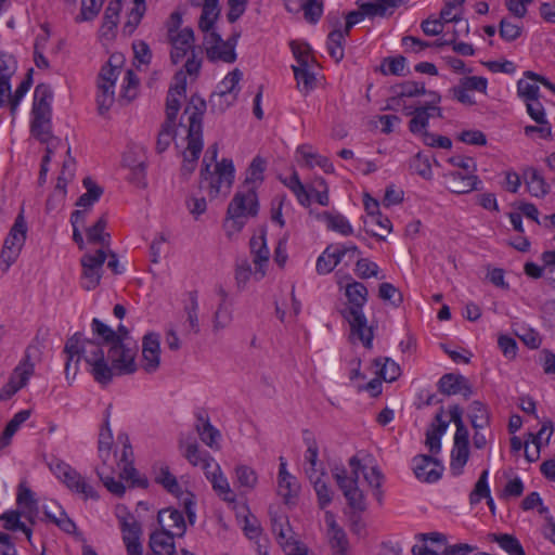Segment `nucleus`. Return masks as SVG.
Masks as SVG:
<instances>
[{"mask_svg":"<svg viewBox=\"0 0 555 555\" xmlns=\"http://www.w3.org/2000/svg\"><path fill=\"white\" fill-rule=\"evenodd\" d=\"M106 225L107 217L106 214H104L92 227L86 229L88 242L92 244H101L103 247H108L111 235L109 233L104 232Z\"/></svg>","mask_w":555,"mask_h":555,"instance_id":"obj_31","label":"nucleus"},{"mask_svg":"<svg viewBox=\"0 0 555 555\" xmlns=\"http://www.w3.org/2000/svg\"><path fill=\"white\" fill-rule=\"evenodd\" d=\"M469 443H454L451 452V469L455 475L462 473L463 467L466 465L469 457Z\"/></svg>","mask_w":555,"mask_h":555,"instance_id":"obj_41","label":"nucleus"},{"mask_svg":"<svg viewBox=\"0 0 555 555\" xmlns=\"http://www.w3.org/2000/svg\"><path fill=\"white\" fill-rule=\"evenodd\" d=\"M201 7L203 8L202 14L198 21V28L203 33H208L212 29L215 22L220 15L219 0H206Z\"/></svg>","mask_w":555,"mask_h":555,"instance_id":"obj_27","label":"nucleus"},{"mask_svg":"<svg viewBox=\"0 0 555 555\" xmlns=\"http://www.w3.org/2000/svg\"><path fill=\"white\" fill-rule=\"evenodd\" d=\"M364 229L366 233L372 236L384 240V233H389L391 231V222L388 217L383 216L379 212L377 215H373L369 220H364Z\"/></svg>","mask_w":555,"mask_h":555,"instance_id":"obj_33","label":"nucleus"},{"mask_svg":"<svg viewBox=\"0 0 555 555\" xmlns=\"http://www.w3.org/2000/svg\"><path fill=\"white\" fill-rule=\"evenodd\" d=\"M378 297L398 308L403 302V295L393 284L384 282L378 286Z\"/></svg>","mask_w":555,"mask_h":555,"instance_id":"obj_44","label":"nucleus"},{"mask_svg":"<svg viewBox=\"0 0 555 555\" xmlns=\"http://www.w3.org/2000/svg\"><path fill=\"white\" fill-rule=\"evenodd\" d=\"M260 246L256 250L251 251L254 255V263L256 266L255 276L257 280L262 279L266 275V271L263 270V266H266L269 261L270 251L267 247L266 242H259Z\"/></svg>","mask_w":555,"mask_h":555,"instance_id":"obj_56","label":"nucleus"},{"mask_svg":"<svg viewBox=\"0 0 555 555\" xmlns=\"http://www.w3.org/2000/svg\"><path fill=\"white\" fill-rule=\"evenodd\" d=\"M106 258L107 253L102 248L98 249L94 254H85L81 257V286L83 289L92 291L99 286Z\"/></svg>","mask_w":555,"mask_h":555,"instance_id":"obj_8","label":"nucleus"},{"mask_svg":"<svg viewBox=\"0 0 555 555\" xmlns=\"http://www.w3.org/2000/svg\"><path fill=\"white\" fill-rule=\"evenodd\" d=\"M374 364L380 366L379 376L386 382H393L400 376V366L390 358L376 359Z\"/></svg>","mask_w":555,"mask_h":555,"instance_id":"obj_46","label":"nucleus"},{"mask_svg":"<svg viewBox=\"0 0 555 555\" xmlns=\"http://www.w3.org/2000/svg\"><path fill=\"white\" fill-rule=\"evenodd\" d=\"M260 246L256 250L251 251L254 255V263L256 266L255 276L257 280L262 279L266 275V271L263 270V266H266L269 261L270 251L267 247L266 242H259Z\"/></svg>","mask_w":555,"mask_h":555,"instance_id":"obj_55","label":"nucleus"},{"mask_svg":"<svg viewBox=\"0 0 555 555\" xmlns=\"http://www.w3.org/2000/svg\"><path fill=\"white\" fill-rule=\"evenodd\" d=\"M118 441L122 444L121 456L118 463L120 468V477L126 480H131L132 486L146 488L149 486L147 479L137 478V469L133 466V450L127 434H120Z\"/></svg>","mask_w":555,"mask_h":555,"instance_id":"obj_9","label":"nucleus"},{"mask_svg":"<svg viewBox=\"0 0 555 555\" xmlns=\"http://www.w3.org/2000/svg\"><path fill=\"white\" fill-rule=\"evenodd\" d=\"M52 115H33L30 121V133L40 143H49L55 141L60 143V139L52 133Z\"/></svg>","mask_w":555,"mask_h":555,"instance_id":"obj_20","label":"nucleus"},{"mask_svg":"<svg viewBox=\"0 0 555 555\" xmlns=\"http://www.w3.org/2000/svg\"><path fill=\"white\" fill-rule=\"evenodd\" d=\"M234 181L233 162L223 158L220 163H216L215 171H210V164H206L201 169L199 190L208 196L209 199L216 198L225 189L228 193Z\"/></svg>","mask_w":555,"mask_h":555,"instance_id":"obj_6","label":"nucleus"},{"mask_svg":"<svg viewBox=\"0 0 555 555\" xmlns=\"http://www.w3.org/2000/svg\"><path fill=\"white\" fill-rule=\"evenodd\" d=\"M160 364V341L156 333H147L142 340V367L151 374L158 370Z\"/></svg>","mask_w":555,"mask_h":555,"instance_id":"obj_13","label":"nucleus"},{"mask_svg":"<svg viewBox=\"0 0 555 555\" xmlns=\"http://www.w3.org/2000/svg\"><path fill=\"white\" fill-rule=\"evenodd\" d=\"M242 72L238 68L233 69L230 72L224 79L218 85V91L224 92L228 95H236L238 93L237 85L240 80L242 79Z\"/></svg>","mask_w":555,"mask_h":555,"instance_id":"obj_50","label":"nucleus"},{"mask_svg":"<svg viewBox=\"0 0 555 555\" xmlns=\"http://www.w3.org/2000/svg\"><path fill=\"white\" fill-rule=\"evenodd\" d=\"M157 521L160 525L162 529H168L173 531V533L181 538L184 535L186 530V525L184 517L181 512L175 508H164L158 512Z\"/></svg>","mask_w":555,"mask_h":555,"instance_id":"obj_19","label":"nucleus"},{"mask_svg":"<svg viewBox=\"0 0 555 555\" xmlns=\"http://www.w3.org/2000/svg\"><path fill=\"white\" fill-rule=\"evenodd\" d=\"M488 469L481 472L473 491L469 494V503L472 505L478 504L481 499H487L490 495V488L488 485Z\"/></svg>","mask_w":555,"mask_h":555,"instance_id":"obj_45","label":"nucleus"},{"mask_svg":"<svg viewBox=\"0 0 555 555\" xmlns=\"http://www.w3.org/2000/svg\"><path fill=\"white\" fill-rule=\"evenodd\" d=\"M155 481L162 485L171 494L179 495L181 493L177 478L170 473L167 466L160 468Z\"/></svg>","mask_w":555,"mask_h":555,"instance_id":"obj_51","label":"nucleus"},{"mask_svg":"<svg viewBox=\"0 0 555 555\" xmlns=\"http://www.w3.org/2000/svg\"><path fill=\"white\" fill-rule=\"evenodd\" d=\"M345 296L348 306L341 311V315L349 323L351 334L357 335L365 348H372L374 338L373 328L367 326L366 317L363 313V307L369 298L366 286L357 281L348 283L345 287Z\"/></svg>","mask_w":555,"mask_h":555,"instance_id":"obj_3","label":"nucleus"},{"mask_svg":"<svg viewBox=\"0 0 555 555\" xmlns=\"http://www.w3.org/2000/svg\"><path fill=\"white\" fill-rule=\"evenodd\" d=\"M212 488L223 496L224 501L233 502L234 501V494L232 490L230 489L229 482L227 478L222 476L220 473L219 465H215V469L211 473V479Z\"/></svg>","mask_w":555,"mask_h":555,"instance_id":"obj_43","label":"nucleus"},{"mask_svg":"<svg viewBox=\"0 0 555 555\" xmlns=\"http://www.w3.org/2000/svg\"><path fill=\"white\" fill-rule=\"evenodd\" d=\"M330 544L337 555H347L348 539L343 528L330 531Z\"/></svg>","mask_w":555,"mask_h":555,"instance_id":"obj_61","label":"nucleus"},{"mask_svg":"<svg viewBox=\"0 0 555 555\" xmlns=\"http://www.w3.org/2000/svg\"><path fill=\"white\" fill-rule=\"evenodd\" d=\"M488 539L496 542L508 555H526L518 539L508 533H489Z\"/></svg>","mask_w":555,"mask_h":555,"instance_id":"obj_34","label":"nucleus"},{"mask_svg":"<svg viewBox=\"0 0 555 555\" xmlns=\"http://www.w3.org/2000/svg\"><path fill=\"white\" fill-rule=\"evenodd\" d=\"M391 91L395 93V95L391 96V102H396L397 105H401V100L403 98H415L427 93L424 82L411 80L393 86Z\"/></svg>","mask_w":555,"mask_h":555,"instance_id":"obj_26","label":"nucleus"},{"mask_svg":"<svg viewBox=\"0 0 555 555\" xmlns=\"http://www.w3.org/2000/svg\"><path fill=\"white\" fill-rule=\"evenodd\" d=\"M525 182L528 192L535 197H544L550 192V185L535 169H529L525 172Z\"/></svg>","mask_w":555,"mask_h":555,"instance_id":"obj_32","label":"nucleus"},{"mask_svg":"<svg viewBox=\"0 0 555 555\" xmlns=\"http://www.w3.org/2000/svg\"><path fill=\"white\" fill-rule=\"evenodd\" d=\"M35 372V365L30 362L29 356L26 354L24 360L14 369L10 380L14 382L21 389L26 386L29 377Z\"/></svg>","mask_w":555,"mask_h":555,"instance_id":"obj_39","label":"nucleus"},{"mask_svg":"<svg viewBox=\"0 0 555 555\" xmlns=\"http://www.w3.org/2000/svg\"><path fill=\"white\" fill-rule=\"evenodd\" d=\"M447 188L456 194H466L474 190H480V179L470 172H462L460 170L451 171L444 175Z\"/></svg>","mask_w":555,"mask_h":555,"instance_id":"obj_14","label":"nucleus"},{"mask_svg":"<svg viewBox=\"0 0 555 555\" xmlns=\"http://www.w3.org/2000/svg\"><path fill=\"white\" fill-rule=\"evenodd\" d=\"M207 109L206 101L193 94L183 112V116H188V146L184 152V159L181 167L182 175H191L196 167L197 159L203 150V117Z\"/></svg>","mask_w":555,"mask_h":555,"instance_id":"obj_2","label":"nucleus"},{"mask_svg":"<svg viewBox=\"0 0 555 555\" xmlns=\"http://www.w3.org/2000/svg\"><path fill=\"white\" fill-rule=\"evenodd\" d=\"M138 346L135 341H125L122 337L109 346L107 358L111 360L114 375H128L137 371L135 356Z\"/></svg>","mask_w":555,"mask_h":555,"instance_id":"obj_7","label":"nucleus"},{"mask_svg":"<svg viewBox=\"0 0 555 555\" xmlns=\"http://www.w3.org/2000/svg\"><path fill=\"white\" fill-rule=\"evenodd\" d=\"M26 234H27V224H26L23 214L21 212L16 217L14 224L10 230L9 235L4 241L3 246L9 245V247H11V248H17V250H21L22 246L24 245V243L26 241Z\"/></svg>","mask_w":555,"mask_h":555,"instance_id":"obj_28","label":"nucleus"},{"mask_svg":"<svg viewBox=\"0 0 555 555\" xmlns=\"http://www.w3.org/2000/svg\"><path fill=\"white\" fill-rule=\"evenodd\" d=\"M258 199L255 188L238 191L230 202L227 209L224 227L229 234L238 232L245 224L246 217H255L258 214Z\"/></svg>","mask_w":555,"mask_h":555,"instance_id":"obj_5","label":"nucleus"},{"mask_svg":"<svg viewBox=\"0 0 555 555\" xmlns=\"http://www.w3.org/2000/svg\"><path fill=\"white\" fill-rule=\"evenodd\" d=\"M334 29L327 36V51L336 63L344 59V33L340 29L338 17L328 20Z\"/></svg>","mask_w":555,"mask_h":555,"instance_id":"obj_23","label":"nucleus"},{"mask_svg":"<svg viewBox=\"0 0 555 555\" xmlns=\"http://www.w3.org/2000/svg\"><path fill=\"white\" fill-rule=\"evenodd\" d=\"M17 69L15 59L4 52H0V107L5 103L8 98L10 104V111L12 115H15L16 109L33 83L34 69L30 68L25 79L16 88L15 92L11 93V78L14 76Z\"/></svg>","mask_w":555,"mask_h":555,"instance_id":"obj_4","label":"nucleus"},{"mask_svg":"<svg viewBox=\"0 0 555 555\" xmlns=\"http://www.w3.org/2000/svg\"><path fill=\"white\" fill-rule=\"evenodd\" d=\"M410 169L422 178L431 179V166L429 158L422 153H417L410 162Z\"/></svg>","mask_w":555,"mask_h":555,"instance_id":"obj_59","label":"nucleus"},{"mask_svg":"<svg viewBox=\"0 0 555 555\" xmlns=\"http://www.w3.org/2000/svg\"><path fill=\"white\" fill-rule=\"evenodd\" d=\"M468 416L474 429H482L489 425L490 416L488 409L480 401H474L470 404Z\"/></svg>","mask_w":555,"mask_h":555,"instance_id":"obj_40","label":"nucleus"},{"mask_svg":"<svg viewBox=\"0 0 555 555\" xmlns=\"http://www.w3.org/2000/svg\"><path fill=\"white\" fill-rule=\"evenodd\" d=\"M415 477L424 482H436L442 476L443 466L431 455L420 454L413 457Z\"/></svg>","mask_w":555,"mask_h":555,"instance_id":"obj_11","label":"nucleus"},{"mask_svg":"<svg viewBox=\"0 0 555 555\" xmlns=\"http://www.w3.org/2000/svg\"><path fill=\"white\" fill-rule=\"evenodd\" d=\"M175 85L168 90L166 98V121L176 124L177 115L181 107L180 98L185 95L186 76L181 69L175 75Z\"/></svg>","mask_w":555,"mask_h":555,"instance_id":"obj_12","label":"nucleus"},{"mask_svg":"<svg viewBox=\"0 0 555 555\" xmlns=\"http://www.w3.org/2000/svg\"><path fill=\"white\" fill-rule=\"evenodd\" d=\"M115 102L114 86L98 85L96 106L101 116H106Z\"/></svg>","mask_w":555,"mask_h":555,"instance_id":"obj_38","label":"nucleus"},{"mask_svg":"<svg viewBox=\"0 0 555 555\" xmlns=\"http://www.w3.org/2000/svg\"><path fill=\"white\" fill-rule=\"evenodd\" d=\"M406 60L402 55H398L396 57H387L384 60L383 64L380 65V72L384 75H396V76H403L404 67H405Z\"/></svg>","mask_w":555,"mask_h":555,"instance_id":"obj_60","label":"nucleus"},{"mask_svg":"<svg viewBox=\"0 0 555 555\" xmlns=\"http://www.w3.org/2000/svg\"><path fill=\"white\" fill-rule=\"evenodd\" d=\"M272 530L276 535L278 542L285 552L286 555H295L299 554L301 551V545L299 542L295 541L292 537V530L289 527H286L278 521L276 519H272Z\"/></svg>","mask_w":555,"mask_h":555,"instance_id":"obj_25","label":"nucleus"},{"mask_svg":"<svg viewBox=\"0 0 555 555\" xmlns=\"http://www.w3.org/2000/svg\"><path fill=\"white\" fill-rule=\"evenodd\" d=\"M53 92L49 85L39 83L35 88L31 115H52Z\"/></svg>","mask_w":555,"mask_h":555,"instance_id":"obj_22","label":"nucleus"},{"mask_svg":"<svg viewBox=\"0 0 555 555\" xmlns=\"http://www.w3.org/2000/svg\"><path fill=\"white\" fill-rule=\"evenodd\" d=\"M522 27L502 18L499 24L500 37L506 41H514L521 36Z\"/></svg>","mask_w":555,"mask_h":555,"instance_id":"obj_64","label":"nucleus"},{"mask_svg":"<svg viewBox=\"0 0 555 555\" xmlns=\"http://www.w3.org/2000/svg\"><path fill=\"white\" fill-rule=\"evenodd\" d=\"M92 331L93 333L103 339L104 343L109 346L119 339L121 336L115 333L109 326L101 322L99 319L92 320Z\"/></svg>","mask_w":555,"mask_h":555,"instance_id":"obj_63","label":"nucleus"},{"mask_svg":"<svg viewBox=\"0 0 555 555\" xmlns=\"http://www.w3.org/2000/svg\"><path fill=\"white\" fill-rule=\"evenodd\" d=\"M168 41L171 46L170 60L172 64L181 62L189 51L192 52L194 46V31L191 27H185L173 34V28L168 29Z\"/></svg>","mask_w":555,"mask_h":555,"instance_id":"obj_10","label":"nucleus"},{"mask_svg":"<svg viewBox=\"0 0 555 555\" xmlns=\"http://www.w3.org/2000/svg\"><path fill=\"white\" fill-rule=\"evenodd\" d=\"M64 352L67 354L65 374L69 377L72 361L75 357L83 359L90 366V374L101 385H107L114 377L113 369L105 360L102 346L91 339H82L80 333L74 334L65 344Z\"/></svg>","mask_w":555,"mask_h":555,"instance_id":"obj_1","label":"nucleus"},{"mask_svg":"<svg viewBox=\"0 0 555 555\" xmlns=\"http://www.w3.org/2000/svg\"><path fill=\"white\" fill-rule=\"evenodd\" d=\"M72 491L82 494L83 498L96 500L98 493L93 487L77 470L72 468L62 480Z\"/></svg>","mask_w":555,"mask_h":555,"instance_id":"obj_24","label":"nucleus"},{"mask_svg":"<svg viewBox=\"0 0 555 555\" xmlns=\"http://www.w3.org/2000/svg\"><path fill=\"white\" fill-rule=\"evenodd\" d=\"M323 218L326 221L327 228L332 231L338 232L343 235H350L353 229L349 221L340 214L333 215L331 212H323Z\"/></svg>","mask_w":555,"mask_h":555,"instance_id":"obj_42","label":"nucleus"},{"mask_svg":"<svg viewBox=\"0 0 555 555\" xmlns=\"http://www.w3.org/2000/svg\"><path fill=\"white\" fill-rule=\"evenodd\" d=\"M236 95H228L224 92L216 91L209 98L211 112L223 113L236 101Z\"/></svg>","mask_w":555,"mask_h":555,"instance_id":"obj_52","label":"nucleus"},{"mask_svg":"<svg viewBox=\"0 0 555 555\" xmlns=\"http://www.w3.org/2000/svg\"><path fill=\"white\" fill-rule=\"evenodd\" d=\"M299 485L296 477L288 476L283 481L278 480V492L284 499L286 503L294 496H297L299 492Z\"/></svg>","mask_w":555,"mask_h":555,"instance_id":"obj_58","label":"nucleus"},{"mask_svg":"<svg viewBox=\"0 0 555 555\" xmlns=\"http://www.w3.org/2000/svg\"><path fill=\"white\" fill-rule=\"evenodd\" d=\"M517 94L524 102L538 100L540 98V88L534 81L529 82L528 80L519 79L517 81Z\"/></svg>","mask_w":555,"mask_h":555,"instance_id":"obj_62","label":"nucleus"},{"mask_svg":"<svg viewBox=\"0 0 555 555\" xmlns=\"http://www.w3.org/2000/svg\"><path fill=\"white\" fill-rule=\"evenodd\" d=\"M429 111L437 112L438 118L443 117L442 109L439 106L421 105V106L414 107L413 117L409 122V130L412 133H422L423 131H426L429 118L431 117V114Z\"/></svg>","mask_w":555,"mask_h":555,"instance_id":"obj_21","label":"nucleus"},{"mask_svg":"<svg viewBox=\"0 0 555 555\" xmlns=\"http://www.w3.org/2000/svg\"><path fill=\"white\" fill-rule=\"evenodd\" d=\"M301 9L306 21L315 24L323 14V0H301Z\"/></svg>","mask_w":555,"mask_h":555,"instance_id":"obj_54","label":"nucleus"},{"mask_svg":"<svg viewBox=\"0 0 555 555\" xmlns=\"http://www.w3.org/2000/svg\"><path fill=\"white\" fill-rule=\"evenodd\" d=\"M363 12L366 17L373 20L375 17H388L392 15V11H389L384 0H362Z\"/></svg>","mask_w":555,"mask_h":555,"instance_id":"obj_47","label":"nucleus"},{"mask_svg":"<svg viewBox=\"0 0 555 555\" xmlns=\"http://www.w3.org/2000/svg\"><path fill=\"white\" fill-rule=\"evenodd\" d=\"M175 127H176V124L169 122L166 120L162 124L160 130L157 134V140H156L157 153L162 154L168 149V146L170 145V142L172 141V139L176 135Z\"/></svg>","mask_w":555,"mask_h":555,"instance_id":"obj_49","label":"nucleus"},{"mask_svg":"<svg viewBox=\"0 0 555 555\" xmlns=\"http://www.w3.org/2000/svg\"><path fill=\"white\" fill-rule=\"evenodd\" d=\"M175 537L173 531L168 529L154 531L150 535L149 546L154 555H176Z\"/></svg>","mask_w":555,"mask_h":555,"instance_id":"obj_18","label":"nucleus"},{"mask_svg":"<svg viewBox=\"0 0 555 555\" xmlns=\"http://www.w3.org/2000/svg\"><path fill=\"white\" fill-rule=\"evenodd\" d=\"M336 482L343 491L352 512L363 513L366 509L365 496L358 485H354V480L344 481V478L337 475Z\"/></svg>","mask_w":555,"mask_h":555,"instance_id":"obj_17","label":"nucleus"},{"mask_svg":"<svg viewBox=\"0 0 555 555\" xmlns=\"http://www.w3.org/2000/svg\"><path fill=\"white\" fill-rule=\"evenodd\" d=\"M266 170V160L260 156H256L250 163L247 171L246 178L244 180L243 186L248 188H257L263 181V172Z\"/></svg>","mask_w":555,"mask_h":555,"instance_id":"obj_37","label":"nucleus"},{"mask_svg":"<svg viewBox=\"0 0 555 555\" xmlns=\"http://www.w3.org/2000/svg\"><path fill=\"white\" fill-rule=\"evenodd\" d=\"M16 502L20 506L24 508V513L28 517V519H33L34 516L38 513V503L34 499L33 491L26 487L24 482H21L18 486Z\"/></svg>","mask_w":555,"mask_h":555,"instance_id":"obj_36","label":"nucleus"},{"mask_svg":"<svg viewBox=\"0 0 555 555\" xmlns=\"http://www.w3.org/2000/svg\"><path fill=\"white\" fill-rule=\"evenodd\" d=\"M105 0H82L80 13L75 17L77 23L94 20Z\"/></svg>","mask_w":555,"mask_h":555,"instance_id":"obj_48","label":"nucleus"},{"mask_svg":"<svg viewBox=\"0 0 555 555\" xmlns=\"http://www.w3.org/2000/svg\"><path fill=\"white\" fill-rule=\"evenodd\" d=\"M317 477L315 479H310L313 483L314 491L318 495V503L320 508H325L332 502L333 492L328 488L327 483L323 480L322 476Z\"/></svg>","mask_w":555,"mask_h":555,"instance_id":"obj_53","label":"nucleus"},{"mask_svg":"<svg viewBox=\"0 0 555 555\" xmlns=\"http://www.w3.org/2000/svg\"><path fill=\"white\" fill-rule=\"evenodd\" d=\"M438 389L443 395L453 396L461 393L466 399L473 395L472 385L468 379L461 374L454 373L442 375L438 382Z\"/></svg>","mask_w":555,"mask_h":555,"instance_id":"obj_15","label":"nucleus"},{"mask_svg":"<svg viewBox=\"0 0 555 555\" xmlns=\"http://www.w3.org/2000/svg\"><path fill=\"white\" fill-rule=\"evenodd\" d=\"M87 192L83 193L76 202V206L89 210L94 203H96L103 194V189L96 185L91 178L87 177L82 181Z\"/></svg>","mask_w":555,"mask_h":555,"instance_id":"obj_35","label":"nucleus"},{"mask_svg":"<svg viewBox=\"0 0 555 555\" xmlns=\"http://www.w3.org/2000/svg\"><path fill=\"white\" fill-rule=\"evenodd\" d=\"M196 417L198 422L196 424V431L202 441L208 447L214 448L220 438V431L210 424L207 415L204 416L202 413H198Z\"/></svg>","mask_w":555,"mask_h":555,"instance_id":"obj_30","label":"nucleus"},{"mask_svg":"<svg viewBox=\"0 0 555 555\" xmlns=\"http://www.w3.org/2000/svg\"><path fill=\"white\" fill-rule=\"evenodd\" d=\"M341 261L339 251L335 245H328L319 256L315 264L319 274H327Z\"/></svg>","mask_w":555,"mask_h":555,"instance_id":"obj_29","label":"nucleus"},{"mask_svg":"<svg viewBox=\"0 0 555 555\" xmlns=\"http://www.w3.org/2000/svg\"><path fill=\"white\" fill-rule=\"evenodd\" d=\"M232 321V311L229 304H219L214 314L212 327L215 332L225 328Z\"/></svg>","mask_w":555,"mask_h":555,"instance_id":"obj_57","label":"nucleus"},{"mask_svg":"<svg viewBox=\"0 0 555 555\" xmlns=\"http://www.w3.org/2000/svg\"><path fill=\"white\" fill-rule=\"evenodd\" d=\"M443 408L441 406L435 415L434 422L426 431V446L431 454H438L441 450V436L446 433L449 422L443 420Z\"/></svg>","mask_w":555,"mask_h":555,"instance_id":"obj_16","label":"nucleus"}]
</instances>
